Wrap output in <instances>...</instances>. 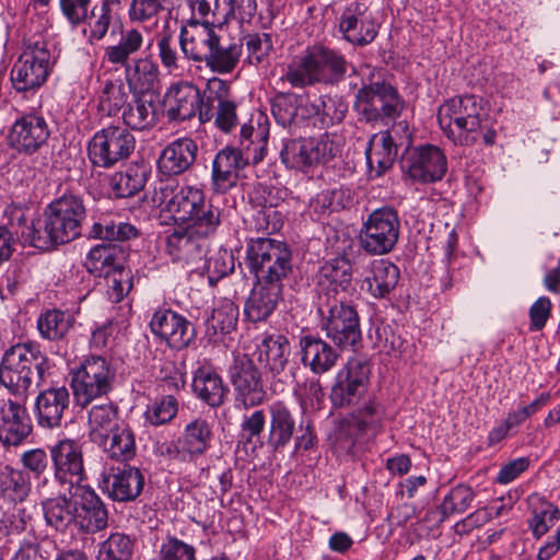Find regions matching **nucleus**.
<instances>
[{
    "instance_id": "obj_36",
    "label": "nucleus",
    "mask_w": 560,
    "mask_h": 560,
    "mask_svg": "<svg viewBox=\"0 0 560 560\" xmlns=\"http://www.w3.org/2000/svg\"><path fill=\"white\" fill-rule=\"evenodd\" d=\"M268 411L269 434L267 444L273 452H281L289 445L294 435L295 419L282 401L272 402L268 407Z\"/></svg>"
},
{
    "instance_id": "obj_54",
    "label": "nucleus",
    "mask_w": 560,
    "mask_h": 560,
    "mask_svg": "<svg viewBox=\"0 0 560 560\" xmlns=\"http://www.w3.org/2000/svg\"><path fill=\"white\" fill-rule=\"evenodd\" d=\"M167 0H131L128 19L131 23L155 26L166 10Z\"/></svg>"
},
{
    "instance_id": "obj_13",
    "label": "nucleus",
    "mask_w": 560,
    "mask_h": 560,
    "mask_svg": "<svg viewBox=\"0 0 560 560\" xmlns=\"http://www.w3.org/2000/svg\"><path fill=\"white\" fill-rule=\"evenodd\" d=\"M136 148V138L122 125H109L96 131L88 143V156L94 166L109 168L127 160Z\"/></svg>"
},
{
    "instance_id": "obj_27",
    "label": "nucleus",
    "mask_w": 560,
    "mask_h": 560,
    "mask_svg": "<svg viewBox=\"0 0 560 560\" xmlns=\"http://www.w3.org/2000/svg\"><path fill=\"white\" fill-rule=\"evenodd\" d=\"M198 153L195 140L184 137L168 143L160 153L158 170L166 177L184 174L194 165Z\"/></svg>"
},
{
    "instance_id": "obj_61",
    "label": "nucleus",
    "mask_w": 560,
    "mask_h": 560,
    "mask_svg": "<svg viewBox=\"0 0 560 560\" xmlns=\"http://www.w3.org/2000/svg\"><path fill=\"white\" fill-rule=\"evenodd\" d=\"M191 12L190 19L222 24L226 14V0H185Z\"/></svg>"
},
{
    "instance_id": "obj_64",
    "label": "nucleus",
    "mask_w": 560,
    "mask_h": 560,
    "mask_svg": "<svg viewBox=\"0 0 560 560\" xmlns=\"http://www.w3.org/2000/svg\"><path fill=\"white\" fill-rule=\"evenodd\" d=\"M177 399L167 395L155 401L145 412L148 421L153 425L170 422L177 413Z\"/></svg>"
},
{
    "instance_id": "obj_48",
    "label": "nucleus",
    "mask_w": 560,
    "mask_h": 560,
    "mask_svg": "<svg viewBox=\"0 0 560 560\" xmlns=\"http://www.w3.org/2000/svg\"><path fill=\"white\" fill-rule=\"evenodd\" d=\"M32 482L30 475L9 465L0 470V495L8 501L23 502L30 495Z\"/></svg>"
},
{
    "instance_id": "obj_11",
    "label": "nucleus",
    "mask_w": 560,
    "mask_h": 560,
    "mask_svg": "<svg viewBox=\"0 0 560 560\" xmlns=\"http://www.w3.org/2000/svg\"><path fill=\"white\" fill-rule=\"evenodd\" d=\"M318 311L323 330L338 348L357 351L361 347L360 317L354 306L332 299Z\"/></svg>"
},
{
    "instance_id": "obj_56",
    "label": "nucleus",
    "mask_w": 560,
    "mask_h": 560,
    "mask_svg": "<svg viewBox=\"0 0 560 560\" xmlns=\"http://www.w3.org/2000/svg\"><path fill=\"white\" fill-rule=\"evenodd\" d=\"M158 56L162 67L173 75H182L185 70L186 57L177 51L176 44L170 33H164L156 39Z\"/></svg>"
},
{
    "instance_id": "obj_25",
    "label": "nucleus",
    "mask_w": 560,
    "mask_h": 560,
    "mask_svg": "<svg viewBox=\"0 0 560 560\" xmlns=\"http://www.w3.org/2000/svg\"><path fill=\"white\" fill-rule=\"evenodd\" d=\"M368 7L360 1L349 3L338 19V31L342 38L354 46L371 44L378 34V26L373 20L363 19Z\"/></svg>"
},
{
    "instance_id": "obj_46",
    "label": "nucleus",
    "mask_w": 560,
    "mask_h": 560,
    "mask_svg": "<svg viewBox=\"0 0 560 560\" xmlns=\"http://www.w3.org/2000/svg\"><path fill=\"white\" fill-rule=\"evenodd\" d=\"M149 176L144 165L132 164L110 176L109 186L116 198H130L143 189Z\"/></svg>"
},
{
    "instance_id": "obj_10",
    "label": "nucleus",
    "mask_w": 560,
    "mask_h": 560,
    "mask_svg": "<svg viewBox=\"0 0 560 560\" xmlns=\"http://www.w3.org/2000/svg\"><path fill=\"white\" fill-rule=\"evenodd\" d=\"M354 108L360 121L386 126L400 116L405 102L392 84L374 82L358 91Z\"/></svg>"
},
{
    "instance_id": "obj_14",
    "label": "nucleus",
    "mask_w": 560,
    "mask_h": 560,
    "mask_svg": "<svg viewBox=\"0 0 560 560\" xmlns=\"http://www.w3.org/2000/svg\"><path fill=\"white\" fill-rule=\"evenodd\" d=\"M371 366L361 359H349L339 370L330 389V401L336 409H350L370 393Z\"/></svg>"
},
{
    "instance_id": "obj_38",
    "label": "nucleus",
    "mask_w": 560,
    "mask_h": 560,
    "mask_svg": "<svg viewBox=\"0 0 560 560\" xmlns=\"http://www.w3.org/2000/svg\"><path fill=\"white\" fill-rule=\"evenodd\" d=\"M86 236L94 240L113 242H127L139 236V230L125 222L119 215L114 213H102L93 217V223L89 229Z\"/></svg>"
},
{
    "instance_id": "obj_55",
    "label": "nucleus",
    "mask_w": 560,
    "mask_h": 560,
    "mask_svg": "<svg viewBox=\"0 0 560 560\" xmlns=\"http://www.w3.org/2000/svg\"><path fill=\"white\" fill-rule=\"evenodd\" d=\"M70 327V316L59 310H48L37 319V329L40 336L47 340L63 338Z\"/></svg>"
},
{
    "instance_id": "obj_41",
    "label": "nucleus",
    "mask_w": 560,
    "mask_h": 560,
    "mask_svg": "<svg viewBox=\"0 0 560 560\" xmlns=\"http://www.w3.org/2000/svg\"><path fill=\"white\" fill-rule=\"evenodd\" d=\"M241 57L242 44L218 35L203 65L214 73L229 74L235 70Z\"/></svg>"
},
{
    "instance_id": "obj_24",
    "label": "nucleus",
    "mask_w": 560,
    "mask_h": 560,
    "mask_svg": "<svg viewBox=\"0 0 560 560\" xmlns=\"http://www.w3.org/2000/svg\"><path fill=\"white\" fill-rule=\"evenodd\" d=\"M70 406V393L66 386H51L38 393L34 402L37 425L45 430L62 425Z\"/></svg>"
},
{
    "instance_id": "obj_7",
    "label": "nucleus",
    "mask_w": 560,
    "mask_h": 560,
    "mask_svg": "<svg viewBox=\"0 0 560 560\" xmlns=\"http://www.w3.org/2000/svg\"><path fill=\"white\" fill-rule=\"evenodd\" d=\"M55 65V59L44 39H28L14 62L10 79L19 93L37 91L46 81Z\"/></svg>"
},
{
    "instance_id": "obj_1",
    "label": "nucleus",
    "mask_w": 560,
    "mask_h": 560,
    "mask_svg": "<svg viewBox=\"0 0 560 560\" xmlns=\"http://www.w3.org/2000/svg\"><path fill=\"white\" fill-rule=\"evenodd\" d=\"M4 217L24 244L50 250L82 235L88 209L82 195L67 191L46 207L43 220L27 224L25 211L15 205L5 208Z\"/></svg>"
},
{
    "instance_id": "obj_63",
    "label": "nucleus",
    "mask_w": 560,
    "mask_h": 560,
    "mask_svg": "<svg viewBox=\"0 0 560 560\" xmlns=\"http://www.w3.org/2000/svg\"><path fill=\"white\" fill-rule=\"evenodd\" d=\"M253 229L257 232H264L268 235L273 234L283 225L282 213L278 211L275 207L262 206L260 210L256 212L253 218Z\"/></svg>"
},
{
    "instance_id": "obj_3",
    "label": "nucleus",
    "mask_w": 560,
    "mask_h": 560,
    "mask_svg": "<svg viewBox=\"0 0 560 560\" xmlns=\"http://www.w3.org/2000/svg\"><path fill=\"white\" fill-rule=\"evenodd\" d=\"M48 371V358L39 346L19 342L8 348L0 361V386L26 401L33 382L39 386Z\"/></svg>"
},
{
    "instance_id": "obj_33",
    "label": "nucleus",
    "mask_w": 560,
    "mask_h": 560,
    "mask_svg": "<svg viewBox=\"0 0 560 560\" xmlns=\"http://www.w3.org/2000/svg\"><path fill=\"white\" fill-rule=\"evenodd\" d=\"M282 287L265 284L256 280L245 303L246 317L253 323L266 320L277 308L282 299Z\"/></svg>"
},
{
    "instance_id": "obj_18",
    "label": "nucleus",
    "mask_w": 560,
    "mask_h": 560,
    "mask_svg": "<svg viewBox=\"0 0 560 560\" xmlns=\"http://www.w3.org/2000/svg\"><path fill=\"white\" fill-rule=\"evenodd\" d=\"M230 381L235 392V401L248 409L261 405L266 390L261 372L254 360L246 354L234 358L229 370Z\"/></svg>"
},
{
    "instance_id": "obj_32",
    "label": "nucleus",
    "mask_w": 560,
    "mask_h": 560,
    "mask_svg": "<svg viewBox=\"0 0 560 560\" xmlns=\"http://www.w3.org/2000/svg\"><path fill=\"white\" fill-rule=\"evenodd\" d=\"M128 248L114 243L94 246L88 254L85 266L96 277L109 278L125 270Z\"/></svg>"
},
{
    "instance_id": "obj_42",
    "label": "nucleus",
    "mask_w": 560,
    "mask_h": 560,
    "mask_svg": "<svg viewBox=\"0 0 560 560\" xmlns=\"http://www.w3.org/2000/svg\"><path fill=\"white\" fill-rule=\"evenodd\" d=\"M400 278L399 268L385 259L373 262L371 275L363 283L368 292L375 299H386L395 290Z\"/></svg>"
},
{
    "instance_id": "obj_45",
    "label": "nucleus",
    "mask_w": 560,
    "mask_h": 560,
    "mask_svg": "<svg viewBox=\"0 0 560 560\" xmlns=\"http://www.w3.org/2000/svg\"><path fill=\"white\" fill-rule=\"evenodd\" d=\"M61 493L55 498H47L43 501V512L47 525L57 530L65 532L72 523L75 522V505L72 503L71 497Z\"/></svg>"
},
{
    "instance_id": "obj_5",
    "label": "nucleus",
    "mask_w": 560,
    "mask_h": 560,
    "mask_svg": "<svg viewBox=\"0 0 560 560\" xmlns=\"http://www.w3.org/2000/svg\"><path fill=\"white\" fill-rule=\"evenodd\" d=\"M245 260L256 280L282 288L293 267L289 246L269 237L250 238L246 246Z\"/></svg>"
},
{
    "instance_id": "obj_44",
    "label": "nucleus",
    "mask_w": 560,
    "mask_h": 560,
    "mask_svg": "<svg viewBox=\"0 0 560 560\" xmlns=\"http://www.w3.org/2000/svg\"><path fill=\"white\" fill-rule=\"evenodd\" d=\"M124 423L119 420L118 407L113 402L95 405L89 410V436L95 444L104 442L107 434Z\"/></svg>"
},
{
    "instance_id": "obj_30",
    "label": "nucleus",
    "mask_w": 560,
    "mask_h": 560,
    "mask_svg": "<svg viewBox=\"0 0 560 560\" xmlns=\"http://www.w3.org/2000/svg\"><path fill=\"white\" fill-rule=\"evenodd\" d=\"M299 348L302 364L317 375L329 372L339 359L337 350L315 335L302 336Z\"/></svg>"
},
{
    "instance_id": "obj_43",
    "label": "nucleus",
    "mask_w": 560,
    "mask_h": 560,
    "mask_svg": "<svg viewBox=\"0 0 560 560\" xmlns=\"http://www.w3.org/2000/svg\"><path fill=\"white\" fill-rule=\"evenodd\" d=\"M214 434L210 422L196 418L186 424L178 444L182 451L190 456H201L210 450Z\"/></svg>"
},
{
    "instance_id": "obj_29",
    "label": "nucleus",
    "mask_w": 560,
    "mask_h": 560,
    "mask_svg": "<svg viewBox=\"0 0 560 560\" xmlns=\"http://www.w3.org/2000/svg\"><path fill=\"white\" fill-rule=\"evenodd\" d=\"M249 160V154L237 148L226 147L220 150L212 162V185L217 192H226L238 180V172Z\"/></svg>"
},
{
    "instance_id": "obj_6",
    "label": "nucleus",
    "mask_w": 560,
    "mask_h": 560,
    "mask_svg": "<svg viewBox=\"0 0 560 560\" xmlns=\"http://www.w3.org/2000/svg\"><path fill=\"white\" fill-rule=\"evenodd\" d=\"M160 202L175 222L197 223L201 218L212 213L217 225L221 224V210L206 201L203 191L195 186H178L174 182H161L155 192Z\"/></svg>"
},
{
    "instance_id": "obj_19",
    "label": "nucleus",
    "mask_w": 560,
    "mask_h": 560,
    "mask_svg": "<svg viewBox=\"0 0 560 560\" xmlns=\"http://www.w3.org/2000/svg\"><path fill=\"white\" fill-rule=\"evenodd\" d=\"M50 135L45 117L31 112L16 118L9 129L7 140L9 147L20 154L32 155L47 144Z\"/></svg>"
},
{
    "instance_id": "obj_12",
    "label": "nucleus",
    "mask_w": 560,
    "mask_h": 560,
    "mask_svg": "<svg viewBox=\"0 0 560 560\" xmlns=\"http://www.w3.org/2000/svg\"><path fill=\"white\" fill-rule=\"evenodd\" d=\"M400 219L393 207L373 210L363 222L359 234L361 248L370 255L390 253L399 238Z\"/></svg>"
},
{
    "instance_id": "obj_8",
    "label": "nucleus",
    "mask_w": 560,
    "mask_h": 560,
    "mask_svg": "<svg viewBox=\"0 0 560 560\" xmlns=\"http://www.w3.org/2000/svg\"><path fill=\"white\" fill-rule=\"evenodd\" d=\"M116 369L106 358L91 355L71 372V388L81 407L107 396L115 386Z\"/></svg>"
},
{
    "instance_id": "obj_21",
    "label": "nucleus",
    "mask_w": 560,
    "mask_h": 560,
    "mask_svg": "<svg viewBox=\"0 0 560 560\" xmlns=\"http://www.w3.org/2000/svg\"><path fill=\"white\" fill-rule=\"evenodd\" d=\"M257 359L279 381L293 382L296 376L298 365L290 361L291 347L283 335H267L257 346Z\"/></svg>"
},
{
    "instance_id": "obj_49",
    "label": "nucleus",
    "mask_w": 560,
    "mask_h": 560,
    "mask_svg": "<svg viewBox=\"0 0 560 560\" xmlns=\"http://www.w3.org/2000/svg\"><path fill=\"white\" fill-rule=\"evenodd\" d=\"M156 102L145 96L136 97L122 110L124 127L133 130H145L158 122Z\"/></svg>"
},
{
    "instance_id": "obj_35",
    "label": "nucleus",
    "mask_w": 560,
    "mask_h": 560,
    "mask_svg": "<svg viewBox=\"0 0 560 560\" xmlns=\"http://www.w3.org/2000/svg\"><path fill=\"white\" fill-rule=\"evenodd\" d=\"M398 144L394 143L389 133H374L365 150L369 175L376 178L390 170L397 158Z\"/></svg>"
},
{
    "instance_id": "obj_4",
    "label": "nucleus",
    "mask_w": 560,
    "mask_h": 560,
    "mask_svg": "<svg viewBox=\"0 0 560 560\" xmlns=\"http://www.w3.org/2000/svg\"><path fill=\"white\" fill-rule=\"evenodd\" d=\"M438 121L455 144L471 147L489 121V115L482 97L464 95L444 102L438 110Z\"/></svg>"
},
{
    "instance_id": "obj_16",
    "label": "nucleus",
    "mask_w": 560,
    "mask_h": 560,
    "mask_svg": "<svg viewBox=\"0 0 560 560\" xmlns=\"http://www.w3.org/2000/svg\"><path fill=\"white\" fill-rule=\"evenodd\" d=\"M400 166L412 180L430 184L444 177L447 171V160L439 147L424 144L406 148L401 155Z\"/></svg>"
},
{
    "instance_id": "obj_51",
    "label": "nucleus",
    "mask_w": 560,
    "mask_h": 560,
    "mask_svg": "<svg viewBox=\"0 0 560 560\" xmlns=\"http://www.w3.org/2000/svg\"><path fill=\"white\" fill-rule=\"evenodd\" d=\"M234 257L232 252L225 248H219L207 255L202 262L192 268V271L202 270L209 279L210 283H215L220 279L226 277L234 271Z\"/></svg>"
},
{
    "instance_id": "obj_47",
    "label": "nucleus",
    "mask_w": 560,
    "mask_h": 560,
    "mask_svg": "<svg viewBox=\"0 0 560 560\" xmlns=\"http://www.w3.org/2000/svg\"><path fill=\"white\" fill-rule=\"evenodd\" d=\"M112 459L128 462L136 455V440L131 428L124 423L107 434L104 442H97Z\"/></svg>"
},
{
    "instance_id": "obj_52",
    "label": "nucleus",
    "mask_w": 560,
    "mask_h": 560,
    "mask_svg": "<svg viewBox=\"0 0 560 560\" xmlns=\"http://www.w3.org/2000/svg\"><path fill=\"white\" fill-rule=\"evenodd\" d=\"M237 320V305L233 301L224 299L217 304L211 315L207 318V330H212L213 335L218 332L226 335L236 328Z\"/></svg>"
},
{
    "instance_id": "obj_17",
    "label": "nucleus",
    "mask_w": 560,
    "mask_h": 560,
    "mask_svg": "<svg viewBox=\"0 0 560 560\" xmlns=\"http://www.w3.org/2000/svg\"><path fill=\"white\" fill-rule=\"evenodd\" d=\"M50 460L54 468V479L65 487L69 494L72 489L81 490L85 480L83 453L79 443L65 439L50 447Z\"/></svg>"
},
{
    "instance_id": "obj_2",
    "label": "nucleus",
    "mask_w": 560,
    "mask_h": 560,
    "mask_svg": "<svg viewBox=\"0 0 560 560\" xmlns=\"http://www.w3.org/2000/svg\"><path fill=\"white\" fill-rule=\"evenodd\" d=\"M348 61L338 50L320 44L306 47L288 66L282 80L292 88L304 89L315 84L337 85L345 80Z\"/></svg>"
},
{
    "instance_id": "obj_15",
    "label": "nucleus",
    "mask_w": 560,
    "mask_h": 560,
    "mask_svg": "<svg viewBox=\"0 0 560 560\" xmlns=\"http://www.w3.org/2000/svg\"><path fill=\"white\" fill-rule=\"evenodd\" d=\"M338 151V145L328 135H324L318 139L298 138L285 141L280 158L287 167L304 171L315 164L328 163Z\"/></svg>"
},
{
    "instance_id": "obj_37",
    "label": "nucleus",
    "mask_w": 560,
    "mask_h": 560,
    "mask_svg": "<svg viewBox=\"0 0 560 560\" xmlns=\"http://www.w3.org/2000/svg\"><path fill=\"white\" fill-rule=\"evenodd\" d=\"M104 486L113 500L133 501L143 489L144 477L138 468L125 467L105 477Z\"/></svg>"
},
{
    "instance_id": "obj_60",
    "label": "nucleus",
    "mask_w": 560,
    "mask_h": 560,
    "mask_svg": "<svg viewBox=\"0 0 560 560\" xmlns=\"http://www.w3.org/2000/svg\"><path fill=\"white\" fill-rule=\"evenodd\" d=\"M475 499L472 489L465 485H457L444 497L439 511L441 513L440 522L445 521L454 513H464Z\"/></svg>"
},
{
    "instance_id": "obj_59",
    "label": "nucleus",
    "mask_w": 560,
    "mask_h": 560,
    "mask_svg": "<svg viewBox=\"0 0 560 560\" xmlns=\"http://www.w3.org/2000/svg\"><path fill=\"white\" fill-rule=\"evenodd\" d=\"M237 42L245 46L248 63L255 66L264 62L273 49L272 37L268 33H246Z\"/></svg>"
},
{
    "instance_id": "obj_28",
    "label": "nucleus",
    "mask_w": 560,
    "mask_h": 560,
    "mask_svg": "<svg viewBox=\"0 0 560 560\" xmlns=\"http://www.w3.org/2000/svg\"><path fill=\"white\" fill-rule=\"evenodd\" d=\"M112 40L104 47L103 62L115 70L125 69L135 60V56L144 44L143 34L137 28H121L118 36L110 34Z\"/></svg>"
},
{
    "instance_id": "obj_50",
    "label": "nucleus",
    "mask_w": 560,
    "mask_h": 560,
    "mask_svg": "<svg viewBox=\"0 0 560 560\" xmlns=\"http://www.w3.org/2000/svg\"><path fill=\"white\" fill-rule=\"evenodd\" d=\"M352 264L345 256H338L324 262L318 271L320 284L327 282L334 285L335 290H346L352 281Z\"/></svg>"
},
{
    "instance_id": "obj_23",
    "label": "nucleus",
    "mask_w": 560,
    "mask_h": 560,
    "mask_svg": "<svg viewBox=\"0 0 560 560\" xmlns=\"http://www.w3.org/2000/svg\"><path fill=\"white\" fill-rule=\"evenodd\" d=\"M215 24L213 22L202 23L196 19H189L180 27L178 45L182 54L188 61L203 63L219 35L214 30Z\"/></svg>"
},
{
    "instance_id": "obj_58",
    "label": "nucleus",
    "mask_w": 560,
    "mask_h": 560,
    "mask_svg": "<svg viewBox=\"0 0 560 560\" xmlns=\"http://www.w3.org/2000/svg\"><path fill=\"white\" fill-rule=\"evenodd\" d=\"M319 115L317 122L320 128L340 124L348 113L347 102L339 95L325 94L319 96Z\"/></svg>"
},
{
    "instance_id": "obj_31",
    "label": "nucleus",
    "mask_w": 560,
    "mask_h": 560,
    "mask_svg": "<svg viewBox=\"0 0 560 560\" xmlns=\"http://www.w3.org/2000/svg\"><path fill=\"white\" fill-rule=\"evenodd\" d=\"M78 494L80 503L75 506L74 524L80 530L94 534L106 528L108 523V512L94 490L83 487Z\"/></svg>"
},
{
    "instance_id": "obj_57",
    "label": "nucleus",
    "mask_w": 560,
    "mask_h": 560,
    "mask_svg": "<svg viewBox=\"0 0 560 560\" xmlns=\"http://www.w3.org/2000/svg\"><path fill=\"white\" fill-rule=\"evenodd\" d=\"M135 540L122 533H113L101 544L97 560H130Z\"/></svg>"
},
{
    "instance_id": "obj_40",
    "label": "nucleus",
    "mask_w": 560,
    "mask_h": 560,
    "mask_svg": "<svg viewBox=\"0 0 560 560\" xmlns=\"http://www.w3.org/2000/svg\"><path fill=\"white\" fill-rule=\"evenodd\" d=\"M351 421L361 433L381 431L385 416V408L373 393H368L359 404L350 409Z\"/></svg>"
},
{
    "instance_id": "obj_62",
    "label": "nucleus",
    "mask_w": 560,
    "mask_h": 560,
    "mask_svg": "<svg viewBox=\"0 0 560 560\" xmlns=\"http://www.w3.org/2000/svg\"><path fill=\"white\" fill-rule=\"evenodd\" d=\"M155 560H196V548L176 537H168L161 545Z\"/></svg>"
},
{
    "instance_id": "obj_34",
    "label": "nucleus",
    "mask_w": 560,
    "mask_h": 560,
    "mask_svg": "<svg viewBox=\"0 0 560 560\" xmlns=\"http://www.w3.org/2000/svg\"><path fill=\"white\" fill-rule=\"evenodd\" d=\"M191 386L195 395L212 408L222 406L229 393L220 374L209 364L200 365L194 372Z\"/></svg>"
},
{
    "instance_id": "obj_20",
    "label": "nucleus",
    "mask_w": 560,
    "mask_h": 560,
    "mask_svg": "<svg viewBox=\"0 0 560 560\" xmlns=\"http://www.w3.org/2000/svg\"><path fill=\"white\" fill-rule=\"evenodd\" d=\"M151 332L173 350L188 348L196 338L194 325L171 308L156 310L149 323Z\"/></svg>"
},
{
    "instance_id": "obj_39",
    "label": "nucleus",
    "mask_w": 560,
    "mask_h": 560,
    "mask_svg": "<svg viewBox=\"0 0 560 560\" xmlns=\"http://www.w3.org/2000/svg\"><path fill=\"white\" fill-rule=\"evenodd\" d=\"M124 73L128 86L141 93L154 91L161 81L160 67L151 55L135 59Z\"/></svg>"
},
{
    "instance_id": "obj_53",
    "label": "nucleus",
    "mask_w": 560,
    "mask_h": 560,
    "mask_svg": "<svg viewBox=\"0 0 560 560\" xmlns=\"http://www.w3.org/2000/svg\"><path fill=\"white\" fill-rule=\"evenodd\" d=\"M129 93L121 80H107L100 95L98 107L108 116H115L126 108Z\"/></svg>"
},
{
    "instance_id": "obj_22",
    "label": "nucleus",
    "mask_w": 560,
    "mask_h": 560,
    "mask_svg": "<svg viewBox=\"0 0 560 560\" xmlns=\"http://www.w3.org/2000/svg\"><path fill=\"white\" fill-rule=\"evenodd\" d=\"M170 94L173 98L168 109L167 118L171 121H184L199 115L201 122L211 120L213 114L210 106L205 104L199 89L190 82H179L174 84Z\"/></svg>"
},
{
    "instance_id": "obj_9",
    "label": "nucleus",
    "mask_w": 560,
    "mask_h": 560,
    "mask_svg": "<svg viewBox=\"0 0 560 560\" xmlns=\"http://www.w3.org/2000/svg\"><path fill=\"white\" fill-rule=\"evenodd\" d=\"M213 219L212 213H209L197 223L175 229L166 237V252L174 261L185 262L191 266V269L202 262L209 253L208 237L219 228Z\"/></svg>"
},
{
    "instance_id": "obj_26",
    "label": "nucleus",
    "mask_w": 560,
    "mask_h": 560,
    "mask_svg": "<svg viewBox=\"0 0 560 560\" xmlns=\"http://www.w3.org/2000/svg\"><path fill=\"white\" fill-rule=\"evenodd\" d=\"M32 430L25 401L8 399L0 402V442L3 445L18 446Z\"/></svg>"
}]
</instances>
